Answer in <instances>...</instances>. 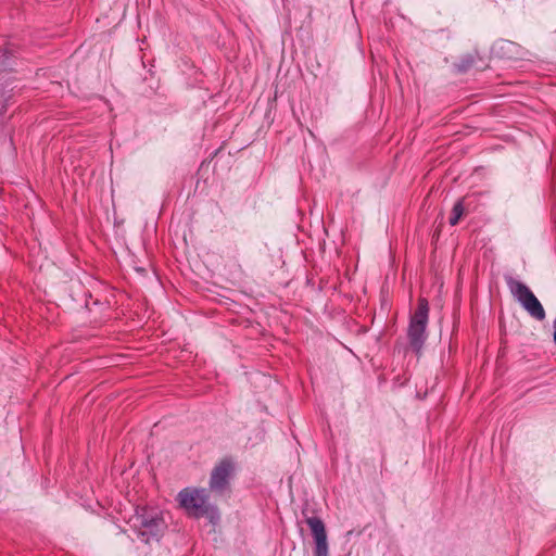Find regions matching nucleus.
Masks as SVG:
<instances>
[{"instance_id":"nucleus-1","label":"nucleus","mask_w":556,"mask_h":556,"mask_svg":"<svg viewBox=\"0 0 556 556\" xmlns=\"http://www.w3.org/2000/svg\"><path fill=\"white\" fill-rule=\"evenodd\" d=\"M177 501L190 517H207L213 523L219 519L217 508L210 504L205 489L185 488L178 493Z\"/></svg>"},{"instance_id":"nucleus-2","label":"nucleus","mask_w":556,"mask_h":556,"mask_svg":"<svg viewBox=\"0 0 556 556\" xmlns=\"http://www.w3.org/2000/svg\"><path fill=\"white\" fill-rule=\"evenodd\" d=\"M129 525L137 533L138 539L144 543L159 540L166 528L161 513L147 507H137L135 514L129 518Z\"/></svg>"},{"instance_id":"nucleus-3","label":"nucleus","mask_w":556,"mask_h":556,"mask_svg":"<svg viewBox=\"0 0 556 556\" xmlns=\"http://www.w3.org/2000/svg\"><path fill=\"white\" fill-rule=\"evenodd\" d=\"M429 318V304L425 298L418 300L417 308L412 314L407 329V337L412 349L419 354L427 340V324Z\"/></svg>"},{"instance_id":"nucleus-4","label":"nucleus","mask_w":556,"mask_h":556,"mask_svg":"<svg viewBox=\"0 0 556 556\" xmlns=\"http://www.w3.org/2000/svg\"><path fill=\"white\" fill-rule=\"evenodd\" d=\"M506 283L514 299L532 318L539 321L545 319L546 314L543 305L526 283L513 277H507Z\"/></svg>"},{"instance_id":"nucleus-5","label":"nucleus","mask_w":556,"mask_h":556,"mask_svg":"<svg viewBox=\"0 0 556 556\" xmlns=\"http://www.w3.org/2000/svg\"><path fill=\"white\" fill-rule=\"evenodd\" d=\"M306 523L315 541V556H329L327 533L323 520L318 517H309L306 519Z\"/></svg>"},{"instance_id":"nucleus-6","label":"nucleus","mask_w":556,"mask_h":556,"mask_svg":"<svg viewBox=\"0 0 556 556\" xmlns=\"http://www.w3.org/2000/svg\"><path fill=\"white\" fill-rule=\"evenodd\" d=\"M233 465L229 459L222 460L215 466L211 473L210 488L211 490L222 492L226 489Z\"/></svg>"},{"instance_id":"nucleus-7","label":"nucleus","mask_w":556,"mask_h":556,"mask_svg":"<svg viewBox=\"0 0 556 556\" xmlns=\"http://www.w3.org/2000/svg\"><path fill=\"white\" fill-rule=\"evenodd\" d=\"M464 214V205L462 201H457L452 210L450 225L455 226Z\"/></svg>"},{"instance_id":"nucleus-8","label":"nucleus","mask_w":556,"mask_h":556,"mask_svg":"<svg viewBox=\"0 0 556 556\" xmlns=\"http://www.w3.org/2000/svg\"><path fill=\"white\" fill-rule=\"evenodd\" d=\"M500 45H501V49H507L508 51H511L513 49H515V45L510 41H502Z\"/></svg>"},{"instance_id":"nucleus-9","label":"nucleus","mask_w":556,"mask_h":556,"mask_svg":"<svg viewBox=\"0 0 556 556\" xmlns=\"http://www.w3.org/2000/svg\"><path fill=\"white\" fill-rule=\"evenodd\" d=\"M553 338H554V342L556 343V318L554 319V334H553Z\"/></svg>"}]
</instances>
